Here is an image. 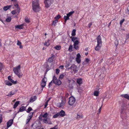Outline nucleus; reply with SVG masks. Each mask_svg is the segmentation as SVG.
<instances>
[{
    "instance_id": "25",
    "label": "nucleus",
    "mask_w": 129,
    "mask_h": 129,
    "mask_svg": "<svg viewBox=\"0 0 129 129\" xmlns=\"http://www.w3.org/2000/svg\"><path fill=\"white\" fill-rule=\"evenodd\" d=\"M48 115V114L47 112H46L44 114L42 115V117L44 118H47V116Z\"/></svg>"
},
{
    "instance_id": "51",
    "label": "nucleus",
    "mask_w": 129,
    "mask_h": 129,
    "mask_svg": "<svg viewBox=\"0 0 129 129\" xmlns=\"http://www.w3.org/2000/svg\"><path fill=\"white\" fill-rule=\"evenodd\" d=\"M3 68V65L0 62V72L2 70Z\"/></svg>"
},
{
    "instance_id": "44",
    "label": "nucleus",
    "mask_w": 129,
    "mask_h": 129,
    "mask_svg": "<svg viewBox=\"0 0 129 129\" xmlns=\"http://www.w3.org/2000/svg\"><path fill=\"white\" fill-rule=\"evenodd\" d=\"M12 83H13L14 84H16L17 83V82L16 81H14L12 79H11V80L10 81Z\"/></svg>"
},
{
    "instance_id": "20",
    "label": "nucleus",
    "mask_w": 129,
    "mask_h": 129,
    "mask_svg": "<svg viewBox=\"0 0 129 129\" xmlns=\"http://www.w3.org/2000/svg\"><path fill=\"white\" fill-rule=\"evenodd\" d=\"M17 45L19 46V48L22 49L23 48V46L21 45V43L19 41V40L17 41Z\"/></svg>"
},
{
    "instance_id": "42",
    "label": "nucleus",
    "mask_w": 129,
    "mask_h": 129,
    "mask_svg": "<svg viewBox=\"0 0 129 129\" xmlns=\"http://www.w3.org/2000/svg\"><path fill=\"white\" fill-rule=\"evenodd\" d=\"M57 20H55L54 21H53V24H52V25L53 26V25L54 26H55L56 25V24L57 23Z\"/></svg>"
},
{
    "instance_id": "48",
    "label": "nucleus",
    "mask_w": 129,
    "mask_h": 129,
    "mask_svg": "<svg viewBox=\"0 0 129 129\" xmlns=\"http://www.w3.org/2000/svg\"><path fill=\"white\" fill-rule=\"evenodd\" d=\"M124 20H125L124 19H122L120 20V24L121 25H122V24L123 23V22H124Z\"/></svg>"
},
{
    "instance_id": "38",
    "label": "nucleus",
    "mask_w": 129,
    "mask_h": 129,
    "mask_svg": "<svg viewBox=\"0 0 129 129\" xmlns=\"http://www.w3.org/2000/svg\"><path fill=\"white\" fill-rule=\"evenodd\" d=\"M77 39V38L76 37H73L71 38L72 41L73 42L75 41Z\"/></svg>"
},
{
    "instance_id": "1",
    "label": "nucleus",
    "mask_w": 129,
    "mask_h": 129,
    "mask_svg": "<svg viewBox=\"0 0 129 129\" xmlns=\"http://www.w3.org/2000/svg\"><path fill=\"white\" fill-rule=\"evenodd\" d=\"M32 6L33 9L35 12L39 11L40 7L39 0H34L33 1Z\"/></svg>"
},
{
    "instance_id": "14",
    "label": "nucleus",
    "mask_w": 129,
    "mask_h": 129,
    "mask_svg": "<svg viewBox=\"0 0 129 129\" xmlns=\"http://www.w3.org/2000/svg\"><path fill=\"white\" fill-rule=\"evenodd\" d=\"M101 45L97 44V46L95 47L94 49L96 51H99L101 49Z\"/></svg>"
},
{
    "instance_id": "12",
    "label": "nucleus",
    "mask_w": 129,
    "mask_h": 129,
    "mask_svg": "<svg viewBox=\"0 0 129 129\" xmlns=\"http://www.w3.org/2000/svg\"><path fill=\"white\" fill-rule=\"evenodd\" d=\"M26 109V107L22 106L20 107L19 110L17 112V114L18 113L20 112H22L25 111Z\"/></svg>"
},
{
    "instance_id": "9",
    "label": "nucleus",
    "mask_w": 129,
    "mask_h": 129,
    "mask_svg": "<svg viewBox=\"0 0 129 129\" xmlns=\"http://www.w3.org/2000/svg\"><path fill=\"white\" fill-rule=\"evenodd\" d=\"M43 122L46 123H47L49 124H52V122L50 120L48 119V118H45L43 119Z\"/></svg>"
},
{
    "instance_id": "54",
    "label": "nucleus",
    "mask_w": 129,
    "mask_h": 129,
    "mask_svg": "<svg viewBox=\"0 0 129 129\" xmlns=\"http://www.w3.org/2000/svg\"><path fill=\"white\" fill-rule=\"evenodd\" d=\"M30 120V119L27 117V119L26 121V123H27L29 122Z\"/></svg>"
},
{
    "instance_id": "64",
    "label": "nucleus",
    "mask_w": 129,
    "mask_h": 129,
    "mask_svg": "<svg viewBox=\"0 0 129 129\" xmlns=\"http://www.w3.org/2000/svg\"><path fill=\"white\" fill-rule=\"evenodd\" d=\"M69 95V94L68 93H67L66 94L65 97H66V98H67L68 97V96Z\"/></svg>"
},
{
    "instance_id": "8",
    "label": "nucleus",
    "mask_w": 129,
    "mask_h": 129,
    "mask_svg": "<svg viewBox=\"0 0 129 129\" xmlns=\"http://www.w3.org/2000/svg\"><path fill=\"white\" fill-rule=\"evenodd\" d=\"M13 119H10L7 122V128L5 129H8V128L11 126L13 123Z\"/></svg>"
},
{
    "instance_id": "34",
    "label": "nucleus",
    "mask_w": 129,
    "mask_h": 129,
    "mask_svg": "<svg viewBox=\"0 0 129 129\" xmlns=\"http://www.w3.org/2000/svg\"><path fill=\"white\" fill-rule=\"evenodd\" d=\"M11 13L13 15H14L17 13L18 14V13L17 10L12 11L11 12Z\"/></svg>"
},
{
    "instance_id": "56",
    "label": "nucleus",
    "mask_w": 129,
    "mask_h": 129,
    "mask_svg": "<svg viewBox=\"0 0 129 129\" xmlns=\"http://www.w3.org/2000/svg\"><path fill=\"white\" fill-rule=\"evenodd\" d=\"M70 65V64L69 63H66L65 66V67L66 68H68Z\"/></svg>"
},
{
    "instance_id": "47",
    "label": "nucleus",
    "mask_w": 129,
    "mask_h": 129,
    "mask_svg": "<svg viewBox=\"0 0 129 129\" xmlns=\"http://www.w3.org/2000/svg\"><path fill=\"white\" fill-rule=\"evenodd\" d=\"M61 17V16L60 15H57L56 17H55V18L56 19H59Z\"/></svg>"
},
{
    "instance_id": "31",
    "label": "nucleus",
    "mask_w": 129,
    "mask_h": 129,
    "mask_svg": "<svg viewBox=\"0 0 129 129\" xmlns=\"http://www.w3.org/2000/svg\"><path fill=\"white\" fill-rule=\"evenodd\" d=\"M11 17H9L6 19V21L7 22H9L11 21Z\"/></svg>"
},
{
    "instance_id": "22",
    "label": "nucleus",
    "mask_w": 129,
    "mask_h": 129,
    "mask_svg": "<svg viewBox=\"0 0 129 129\" xmlns=\"http://www.w3.org/2000/svg\"><path fill=\"white\" fill-rule=\"evenodd\" d=\"M11 7V5L9 6H4L3 8L4 10L5 11H6L8 10L9 8H10Z\"/></svg>"
},
{
    "instance_id": "61",
    "label": "nucleus",
    "mask_w": 129,
    "mask_h": 129,
    "mask_svg": "<svg viewBox=\"0 0 129 129\" xmlns=\"http://www.w3.org/2000/svg\"><path fill=\"white\" fill-rule=\"evenodd\" d=\"M129 39V34H127L126 35V40H127Z\"/></svg>"
},
{
    "instance_id": "13",
    "label": "nucleus",
    "mask_w": 129,
    "mask_h": 129,
    "mask_svg": "<svg viewBox=\"0 0 129 129\" xmlns=\"http://www.w3.org/2000/svg\"><path fill=\"white\" fill-rule=\"evenodd\" d=\"M58 113L59 115L61 117H63L65 115V113L63 110H61Z\"/></svg>"
},
{
    "instance_id": "35",
    "label": "nucleus",
    "mask_w": 129,
    "mask_h": 129,
    "mask_svg": "<svg viewBox=\"0 0 129 129\" xmlns=\"http://www.w3.org/2000/svg\"><path fill=\"white\" fill-rule=\"evenodd\" d=\"M54 48H55L56 50H59L61 48V47L60 46L57 45L54 47Z\"/></svg>"
},
{
    "instance_id": "4",
    "label": "nucleus",
    "mask_w": 129,
    "mask_h": 129,
    "mask_svg": "<svg viewBox=\"0 0 129 129\" xmlns=\"http://www.w3.org/2000/svg\"><path fill=\"white\" fill-rule=\"evenodd\" d=\"M54 0H44V3L45 7L46 8H49L52 4Z\"/></svg>"
},
{
    "instance_id": "24",
    "label": "nucleus",
    "mask_w": 129,
    "mask_h": 129,
    "mask_svg": "<svg viewBox=\"0 0 129 129\" xmlns=\"http://www.w3.org/2000/svg\"><path fill=\"white\" fill-rule=\"evenodd\" d=\"M14 6L15 7L17 8V10L18 13H19L20 12V9L18 7V5L17 4H14Z\"/></svg>"
},
{
    "instance_id": "32",
    "label": "nucleus",
    "mask_w": 129,
    "mask_h": 129,
    "mask_svg": "<svg viewBox=\"0 0 129 129\" xmlns=\"http://www.w3.org/2000/svg\"><path fill=\"white\" fill-rule=\"evenodd\" d=\"M76 30L73 29L72 31L71 35L72 36H75L76 35Z\"/></svg>"
},
{
    "instance_id": "43",
    "label": "nucleus",
    "mask_w": 129,
    "mask_h": 129,
    "mask_svg": "<svg viewBox=\"0 0 129 129\" xmlns=\"http://www.w3.org/2000/svg\"><path fill=\"white\" fill-rule=\"evenodd\" d=\"M33 113H34L33 112H31V113H30V114H31V115H28L27 117H28V118H30L31 119V118L33 117Z\"/></svg>"
},
{
    "instance_id": "27",
    "label": "nucleus",
    "mask_w": 129,
    "mask_h": 129,
    "mask_svg": "<svg viewBox=\"0 0 129 129\" xmlns=\"http://www.w3.org/2000/svg\"><path fill=\"white\" fill-rule=\"evenodd\" d=\"M63 18L64 20V22H66L67 20L70 19L69 18V17H68L67 16H64Z\"/></svg>"
},
{
    "instance_id": "63",
    "label": "nucleus",
    "mask_w": 129,
    "mask_h": 129,
    "mask_svg": "<svg viewBox=\"0 0 129 129\" xmlns=\"http://www.w3.org/2000/svg\"><path fill=\"white\" fill-rule=\"evenodd\" d=\"M102 107V106L99 109V113H98V114H99L100 113V112H101V110Z\"/></svg>"
},
{
    "instance_id": "59",
    "label": "nucleus",
    "mask_w": 129,
    "mask_h": 129,
    "mask_svg": "<svg viewBox=\"0 0 129 129\" xmlns=\"http://www.w3.org/2000/svg\"><path fill=\"white\" fill-rule=\"evenodd\" d=\"M92 24V23L91 22L89 23L88 24V26L89 28H90L91 27V26Z\"/></svg>"
},
{
    "instance_id": "30",
    "label": "nucleus",
    "mask_w": 129,
    "mask_h": 129,
    "mask_svg": "<svg viewBox=\"0 0 129 129\" xmlns=\"http://www.w3.org/2000/svg\"><path fill=\"white\" fill-rule=\"evenodd\" d=\"M99 92L98 91H94V95L97 96L99 95Z\"/></svg>"
},
{
    "instance_id": "36",
    "label": "nucleus",
    "mask_w": 129,
    "mask_h": 129,
    "mask_svg": "<svg viewBox=\"0 0 129 129\" xmlns=\"http://www.w3.org/2000/svg\"><path fill=\"white\" fill-rule=\"evenodd\" d=\"M75 65H72L71 66L70 68H69L68 69H69L72 70H73L74 69H75Z\"/></svg>"
},
{
    "instance_id": "17",
    "label": "nucleus",
    "mask_w": 129,
    "mask_h": 129,
    "mask_svg": "<svg viewBox=\"0 0 129 129\" xmlns=\"http://www.w3.org/2000/svg\"><path fill=\"white\" fill-rule=\"evenodd\" d=\"M23 25L24 24H23L20 25H17L15 26V28H17L19 29H23Z\"/></svg>"
},
{
    "instance_id": "5",
    "label": "nucleus",
    "mask_w": 129,
    "mask_h": 129,
    "mask_svg": "<svg viewBox=\"0 0 129 129\" xmlns=\"http://www.w3.org/2000/svg\"><path fill=\"white\" fill-rule=\"evenodd\" d=\"M52 81H53L54 83L57 85H59L61 84V81L60 80L57 79L55 76H53Z\"/></svg>"
},
{
    "instance_id": "39",
    "label": "nucleus",
    "mask_w": 129,
    "mask_h": 129,
    "mask_svg": "<svg viewBox=\"0 0 129 129\" xmlns=\"http://www.w3.org/2000/svg\"><path fill=\"white\" fill-rule=\"evenodd\" d=\"M74 42V44L73 45H78L79 43V41L77 40H76Z\"/></svg>"
},
{
    "instance_id": "55",
    "label": "nucleus",
    "mask_w": 129,
    "mask_h": 129,
    "mask_svg": "<svg viewBox=\"0 0 129 129\" xmlns=\"http://www.w3.org/2000/svg\"><path fill=\"white\" fill-rule=\"evenodd\" d=\"M52 82H53V81H52V80L49 83L48 85V87H50V86L52 85Z\"/></svg>"
},
{
    "instance_id": "19",
    "label": "nucleus",
    "mask_w": 129,
    "mask_h": 129,
    "mask_svg": "<svg viewBox=\"0 0 129 129\" xmlns=\"http://www.w3.org/2000/svg\"><path fill=\"white\" fill-rule=\"evenodd\" d=\"M77 82L79 85L82 84V79L81 78L77 79Z\"/></svg>"
},
{
    "instance_id": "58",
    "label": "nucleus",
    "mask_w": 129,
    "mask_h": 129,
    "mask_svg": "<svg viewBox=\"0 0 129 129\" xmlns=\"http://www.w3.org/2000/svg\"><path fill=\"white\" fill-rule=\"evenodd\" d=\"M118 41L116 40L115 42V46L117 47V46L118 44Z\"/></svg>"
},
{
    "instance_id": "33",
    "label": "nucleus",
    "mask_w": 129,
    "mask_h": 129,
    "mask_svg": "<svg viewBox=\"0 0 129 129\" xmlns=\"http://www.w3.org/2000/svg\"><path fill=\"white\" fill-rule=\"evenodd\" d=\"M6 84L7 85L9 86H11L12 85V83L8 81H6Z\"/></svg>"
},
{
    "instance_id": "10",
    "label": "nucleus",
    "mask_w": 129,
    "mask_h": 129,
    "mask_svg": "<svg viewBox=\"0 0 129 129\" xmlns=\"http://www.w3.org/2000/svg\"><path fill=\"white\" fill-rule=\"evenodd\" d=\"M97 44L100 45H102V41L101 37L100 35H99L98 36L97 39Z\"/></svg>"
},
{
    "instance_id": "6",
    "label": "nucleus",
    "mask_w": 129,
    "mask_h": 129,
    "mask_svg": "<svg viewBox=\"0 0 129 129\" xmlns=\"http://www.w3.org/2000/svg\"><path fill=\"white\" fill-rule=\"evenodd\" d=\"M76 100L73 96H71L69 98V104L71 106L73 105L75 103Z\"/></svg>"
},
{
    "instance_id": "21",
    "label": "nucleus",
    "mask_w": 129,
    "mask_h": 129,
    "mask_svg": "<svg viewBox=\"0 0 129 129\" xmlns=\"http://www.w3.org/2000/svg\"><path fill=\"white\" fill-rule=\"evenodd\" d=\"M19 102H20L19 101H16L14 105L13 108H16L19 104Z\"/></svg>"
},
{
    "instance_id": "60",
    "label": "nucleus",
    "mask_w": 129,
    "mask_h": 129,
    "mask_svg": "<svg viewBox=\"0 0 129 129\" xmlns=\"http://www.w3.org/2000/svg\"><path fill=\"white\" fill-rule=\"evenodd\" d=\"M57 125H55L54 127L50 128L49 129H57V128L56 127Z\"/></svg>"
},
{
    "instance_id": "2",
    "label": "nucleus",
    "mask_w": 129,
    "mask_h": 129,
    "mask_svg": "<svg viewBox=\"0 0 129 129\" xmlns=\"http://www.w3.org/2000/svg\"><path fill=\"white\" fill-rule=\"evenodd\" d=\"M21 66L20 65L16 67H14L13 71L14 73L19 78H21L23 74L20 71Z\"/></svg>"
},
{
    "instance_id": "40",
    "label": "nucleus",
    "mask_w": 129,
    "mask_h": 129,
    "mask_svg": "<svg viewBox=\"0 0 129 129\" xmlns=\"http://www.w3.org/2000/svg\"><path fill=\"white\" fill-rule=\"evenodd\" d=\"M59 116L58 113H57L53 116V118H56L58 117Z\"/></svg>"
},
{
    "instance_id": "3",
    "label": "nucleus",
    "mask_w": 129,
    "mask_h": 129,
    "mask_svg": "<svg viewBox=\"0 0 129 129\" xmlns=\"http://www.w3.org/2000/svg\"><path fill=\"white\" fill-rule=\"evenodd\" d=\"M66 100L65 97H62L61 102V103L59 102L57 104V107H61L64 106L66 103Z\"/></svg>"
},
{
    "instance_id": "49",
    "label": "nucleus",
    "mask_w": 129,
    "mask_h": 129,
    "mask_svg": "<svg viewBox=\"0 0 129 129\" xmlns=\"http://www.w3.org/2000/svg\"><path fill=\"white\" fill-rule=\"evenodd\" d=\"M74 48L76 50H78L79 49V47L77 45H73Z\"/></svg>"
},
{
    "instance_id": "50",
    "label": "nucleus",
    "mask_w": 129,
    "mask_h": 129,
    "mask_svg": "<svg viewBox=\"0 0 129 129\" xmlns=\"http://www.w3.org/2000/svg\"><path fill=\"white\" fill-rule=\"evenodd\" d=\"M89 59L88 58H86L85 60V62L87 63H89Z\"/></svg>"
},
{
    "instance_id": "41",
    "label": "nucleus",
    "mask_w": 129,
    "mask_h": 129,
    "mask_svg": "<svg viewBox=\"0 0 129 129\" xmlns=\"http://www.w3.org/2000/svg\"><path fill=\"white\" fill-rule=\"evenodd\" d=\"M73 48V46L72 45H70V46L69 48V50L70 52H71L73 51L72 50Z\"/></svg>"
},
{
    "instance_id": "26",
    "label": "nucleus",
    "mask_w": 129,
    "mask_h": 129,
    "mask_svg": "<svg viewBox=\"0 0 129 129\" xmlns=\"http://www.w3.org/2000/svg\"><path fill=\"white\" fill-rule=\"evenodd\" d=\"M15 93V91H14L13 90H12L10 92V93L8 95V96H12V95L14 94Z\"/></svg>"
},
{
    "instance_id": "53",
    "label": "nucleus",
    "mask_w": 129,
    "mask_h": 129,
    "mask_svg": "<svg viewBox=\"0 0 129 129\" xmlns=\"http://www.w3.org/2000/svg\"><path fill=\"white\" fill-rule=\"evenodd\" d=\"M60 72V70L58 69H56V73L57 74H58Z\"/></svg>"
},
{
    "instance_id": "45",
    "label": "nucleus",
    "mask_w": 129,
    "mask_h": 129,
    "mask_svg": "<svg viewBox=\"0 0 129 129\" xmlns=\"http://www.w3.org/2000/svg\"><path fill=\"white\" fill-rule=\"evenodd\" d=\"M76 60L78 63H79L81 62V60L80 58H76Z\"/></svg>"
},
{
    "instance_id": "57",
    "label": "nucleus",
    "mask_w": 129,
    "mask_h": 129,
    "mask_svg": "<svg viewBox=\"0 0 129 129\" xmlns=\"http://www.w3.org/2000/svg\"><path fill=\"white\" fill-rule=\"evenodd\" d=\"M81 57V56L79 54H78L77 55V57L76 58H80Z\"/></svg>"
},
{
    "instance_id": "29",
    "label": "nucleus",
    "mask_w": 129,
    "mask_h": 129,
    "mask_svg": "<svg viewBox=\"0 0 129 129\" xmlns=\"http://www.w3.org/2000/svg\"><path fill=\"white\" fill-rule=\"evenodd\" d=\"M25 22L27 23H29L30 22L29 18L27 17H25Z\"/></svg>"
},
{
    "instance_id": "11",
    "label": "nucleus",
    "mask_w": 129,
    "mask_h": 129,
    "mask_svg": "<svg viewBox=\"0 0 129 129\" xmlns=\"http://www.w3.org/2000/svg\"><path fill=\"white\" fill-rule=\"evenodd\" d=\"M37 97L36 96H34L32 97L29 101V103H33L37 99Z\"/></svg>"
},
{
    "instance_id": "52",
    "label": "nucleus",
    "mask_w": 129,
    "mask_h": 129,
    "mask_svg": "<svg viewBox=\"0 0 129 129\" xmlns=\"http://www.w3.org/2000/svg\"><path fill=\"white\" fill-rule=\"evenodd\" d=\"M2 116L3 115L2 114H0V123H1L2 121Z\"/></svg>"
},
{
    "instance_id": "37",
    "label": "nucleus",
    "mask_w": 129,
    "mask_h": 129,
    "mask_svg": "<svg viewBox=\"0 0 129 129\" xmlns=\"http://www.w3.org/2000/svg\"><path fill=\"white\" fill-rule=\"evenodd\" d=\"M32 110V109L31 107H29L27 110V111H26V112L27 113H29Z\"/></svg>"
},
{
    "instance_id": "28",
    "label": "nucleus",
    "mask_w": 129,
    "mask_h": 129,
    "mask_svg": "<svg viewBox=\"0 0 129 129\" xmlns=\"http://www.w3.org/2000/svg\"><path fill=\"white\" fill-rule=\"evenodd\" d=\"M49 41L50 40H48L47 42H45L44 43V45L47 46H48L49 45H50V44L49 43Z\"/></svg>"
},
{
    "instance_id": "46",
    "label": "nucleus",
    "mask_w": 129,
    "mask_h": 129,
    "mask_svg": "<svg viewBox=\"0 0 129 129\" xmlns=\"http://www.w3.org/2000/svg\"><path fill=\"white\" fill-rule=\"evenodd\" d=\"M64 75L63 74H61L60 75L59 77V79H62L64 77Z\"/></svg>"
},
{
    "instance_id": "7",
    "label": "nucleus",
    "mask_w": 129,
    "mask_h": 129,
    "mask_svg": "<svg viewBox=\"0 0 129 129\" xmlns=\"http://www.w3.org/2000/svg\"><path fill=\"white\" fill-rule=\"evenodd\" d=\"M47 80V78L45 77L42 80L41 85L43 89L45 86Z\"/></svg>"
},
{
    "instance_id": "16",
    "label": "nucleus",
    "mask_w": 129,
    "mask_h": 129,
    "mask_svg": "<svg viewBox=\"0 0 129 129\" xmlns=\"http://www.w3.org/2000/svg\"><path fill=\"white\" fill-rule=\"evenodd\" d=\"M121 96L122 98H124L129 100V95L128 94H122L121 95Z\"/></svg>"
},
{
    "instance_id": "18",
    "label": "nucleus",
    "mask_w": 129,
    "mask_h": 129,
    "mask_svg": "<svg viewBox=\"0 0 129 129\" xmlns=\"http://www.w3.org/2000/svg\"><path fill=\"white\" fill-rule=\"evenodd\" d=\"M54 57V55L52 54L51 57L48 59V61L49 62H52L53 61Z\"/></svg>"
},
{
    "instance_id": "15",
    "label": "nucleus",
    "mask_w": 129,
    "mask_h": 129,
    "mask_svg": "<svg viewBox=\"0 0 129 129\" xmlns=\"http://www.w3.org/2000/svg\"><path fill=\"white\" fill-rule=\"evenodd\" d=\"M83 115L82 114H81L80 115H79L78 114H77L76 119L78 120H79L83 118Z\"/></svg>"
},
{
    "instance_id": "23",
    "label": "nucleus",
    "mask_w": 129,
    "mask_h": 129,
    "mask_svg": "<svg viewBox=\"0 0 129 129\" xmlns=\"http://www.w3.org/2000/svg\"><path fill=\"white\" fill-rule=\"evenodd\" d=\"M75 13V11H73L69 12L67 14V15L69 18V17L72 16L73 14Z\"/></svg>"
},
{
    "instance_id": "62",
    "label": "nucleus",
    "mask_w": 129,
    "mask_h": 129,
    "mask_svg": "<svg viewBox=\"0 0 129 129\" xmlns=\"http://www.w3.org/2000/svg\"><path fill=\"white\" fill-rule=\"evenodd\" d=\"M48 103L46 102L45 103V105H44V108H46L47 107V106L48 105Z\"/></svg>"
}]
</instances>
